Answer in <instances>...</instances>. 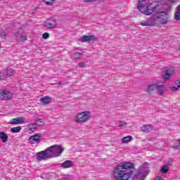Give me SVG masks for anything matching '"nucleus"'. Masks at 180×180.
Masks as SVG:
<instances>
[{
    "label": "nucleus",
    "instance_id": "4be33fe9",
    "mask_svg": "<svg viewBox=\"0 0 180 180\" xmlns=\"http://www.w3.org/2000/svg\"><path fill=\"white\" fill-rule=\"evenodd\" d=\"M131 140H133V137L131 136H127L124 137L122 139V143H130V141H131Z\"/></svg>",
    "mask_w": 180,
    "mask_h": 180
},
{
    "label": "nucleus",
    "instance_id": "5701e85b",
    "mask_svg": "<svg viewBox=\"0 0 180 180\" xmlns=\"http://www.w3.org/2000/svg\"><path fill=\"white\" fill-rule=\"evenodd\" d=\"M155 89H157V85L152 84L148 86L147 92H153V91H155Z\"/></svg>",
    "mask_w": 180,
    "mask_h": 180
},
{
    "label": "nucleus",
    "instance_id": "e433bc0d",
    "mask_svg": "<svg viewBox=\"0 0 180 180\" xmlns=\"http://www.w3.org/2000/svg\"><path fill=\"white\" fill-rule=\"evenodd\" d=\"M50 37V34L48 32H46V39H49Z\"/></svg>",
    "mask_w": 180,
    "mask_h": 180
},
{
    "label": "nucleus",
    "instance_id": "79ce46f5",
    "mask_svg": "<svg viewBox=\"0 0 180 180\" xmlns=\"http://www.w3.org/2000/svg\"><path fill=\"white\" fill-rule=\"evenodd\" d=\"M99 1V2H103V1H105V0H98Z\"/></svg>",
    "mask_w": 180,
    "mask_h": 180
},
{
    "label": "nucleus",
    "instance_id": "2eb2a0df",
    "mask_svg": "<svg viewBox=\"0 0 180 180\" xmlns=\"http://www.w3.org/2000/svg\"><path fill=\"white\" fill-rule=\"evenodd\" d=\"M59 165L61 168L64 169L72 168V167H73L72 160H66L63 163L59 164Z\"/></svg>",
    "mask_w": 180,
    "mask_h": 180
},
{
    "label": "nucleus",
    "instance_id": "f704fd0d",
    "mask_svg": "<svg viewBox=\"0 0 180 180\" xmlns=\"http://www.w3.org/2000/svg\"><path fill=\"white\" fill-rule=\"evenodd\" d=\"M95 1L96 0H84V2H86V4H88L89 2H95Z\"/></svg>",
    "mask_w": 180,
    "mask_h": 180
},
{
    "label": "nucleus",
    "instance_id": "412c9836",
    "mask_svg": "<svg viewBox=\"0 0 180 180\" xmlns=\"http://www.w3.org/2000/svg\"><path fill=\"white\" fill-rule=\"evenodd\" d=\"M179 88H180V82H179V80H176L174 82V86H173L172 88V91L175 92L176 91H178V89H179Z\"/></svg>",
    "mask_w": 180,
    "mask_h": 180
},
{
    "label": "nucleus",
    "instance_id": "2f4dec72",
    "mask_svg": "<svg viewBox=\"0 0 180 180\" xmlns=\"http://www.w3.org/2000/svg\"><path fill=\"white\" fill-rule=\"evenodd\" d=\"M172 148H174V150H179L180 149V145H176V146H173Z\"/></svg>",
    "mask_w": 180,
    "mask_h": 180
},
{
    "label": "nucleus",
    "instance_id": "c85d7f7f",
    "mask_svg": "<svg viewBox=\"0 0 180 180\" xmlns=\"http://www.w3.org/2000/svg\"><path fill=\"white\" fill-rule=\"evenodd\" d=\"M56 2V0H46V5H48L49 6H51Z\"/></svg>",
    "mask_w": 180,
    "mask_h": 180
},
{
    "label": "nucleus",
    "instance_id": "58836bf2",
    "mask_svg": "<svg viewBox=\"0 0 180 180\" xmlns=\"http://www.w3.org/2000/svg\"><path fill=\"white\" fill-rule=\"evenodd\" d=\"M156 180H162V177H158Z\"/></svg>",
    "mask_w": 180,
    "mask_h": 180
},
{
    "label": "nucleus",
    "instance_id": "a211bd4d",
    "mask_svg": "<svg viewBox=\"0 0 180 180\" xmlns=\"http://www.w3.org/2000/svg\"><path fill=\"white\" fill-rule=\"evenodd\" d=\"M6 74L7 77H12L16 74V70L11 68H7L6 69Z\"/></svg>",
    "mask_w": 180,
    "mask_h": 180
},
{
    "label": "nucleus",
    "instance_id": "9b49d317",
    "mask_svg": "<svg viewBox=\"0 0 180 180\" xmlns=\"http://www.w3.org/2000/svg\"><path fill=\"white\" fill-rule=\"evenodd\" d=\"M156 85V89L158 90V94L159 95H163L164 92H165V89H167V86H165V84L164 83H157Z\"/></svg>",
    "mask_w": 180,
    "mask_h": 180
},
{
    "label": "nucleus",
    "instance_id": "f257e3e1",
    "mask_svg": "<svg viewBox=\"0 0 180 180\" xmlns=\"http://www.w3.org/2000/svg\"><path fill=\"white\" fill-rule=\"evenodd\" d=\"M136 167L134 163L124 162L120 163L114 170V178L116 180H129L134 174Z\"/></svg>",
    "mask_w": 180,
    "mask_h": 180
},
{
    "label": "nucleus",
    "instance_id": "b1692460",
    "mask_svg": "<svg viewBox=\"0 0 180 180\" xmlns=\"http://www.w3.org/2000/svg\"><path fill=\"white\" fill-rule=\"evenodd\" d=\"M73 58L75 60H81V58H82V53L79 52H75L73 54Z\"/></svg>",
    "mask_w": 180,
    "mask_h": 180
},
{
    "label": "nucleus",
    "instance_id": "9d476101",
    "mask_svg": "<svg viewBox=\"0 0 180 180\" xmlns=\"http://www.w3.org/2000/svg\"><path fill=\"white\" fill-rule=\"evenodd\" d=\"M25 120L26 119L23 117H18L17 118H13L10 122H8V124H22L25 123Z\"/></svg>",
    "mask_w": 180,
    "mask_h": 180
},
{
    "label": "nucleus",
    "instance_id": "f03ea898",
    "mask_svg": "<svg viewBox=\"0 0 180 180\" xmlns=\"http://www.w3.org/2000/svg\"><path fill=\"white\" fill-rule=\"evenodd\" d=\"M163 6L160 5L159 1L150 2L149 0H139L138 1V9L146 15V16H150L153 15L157 9L159 11L162 8Z\"/></svg>",
    "mask_w": 180,
    "mask_h": 180
},
{
    "label": "nucleus",
    "instance_id": "a19ab883",
    "mask_svg": "<svg viewBox=\"0 0 180 180\" xmlns=\"http://www.w3.org/2000/svg\"><path fill=\"white\" fill-rule=\"evenodd\" d=\"M169 161L170 162H172V158L169 159Z\"/></svg>",
    "mask_w": 180,
    "mask_h": 180
},
{
    "label": "nucleus",
    "instance_id": "20e7f679",
    "mask_svg": "<svg viewBox=\"0 0 180 180\" xmlns=\"http://www.w3.org/2000/svg\"><path fill=\"white\" fill-rule=\"evenodd\" d=\"M159 15L155 16V25H167L168 23V17H167V9L164 8V6L158 11Z\"/></svg>",
    "mask_w": 180,
    "mask_h": 180
},
{
    "label": "nucleus",
    "instance_id": "6ab92c4d",
    "mask_svg": "<svg viewBox=\"0 0 180 180\" xmlns=\"http://www.w3.org/2000/svg\"><path fill=\"white\" fill-rule=\"evenodd\" d=\"M0 139L2 140L4 143H6V141H8V135L4 131L0 132Z\"/></svg>",
    "mask_w": 180,
    "mask_h": 180
},
{
    "label": "nucleus",
    "instance_id": "7ed1b4c3",
    "mask_svg": "<svg viewBox=\"0 0 180 180\" xmlns=\"http://www.w3.org/2000/svg\"><path fill=\"white\" fill-rule=\"evenodd\" d=\"M64 152V147L62 145H53L46 150V158H56L61 157V154Z\"/></svg>",
    "mask_w": 180,
    "mask_h": 180
},
{
    "label": "nucleus",
    "instance_id": "72a5a7b5",
    "mask_svg": "<svg viewBox=\"0 0 180 180\" xmlns=\"http://www.w3.org/2000/svg\"><path fill=\"white\" fill-rule=\"evenodd\" d=\"M79 68H84V67H85V63H79Z\"/></svg>",
    "mask_w": 180,
    "mask_h": 180
},
{
    "label": "nucleus",
    "instance_id": "7c9ffc66",
    "mask_svg": "<svg viewBox=\"0 0 180 180\" xmlns=\"http://www.w3.org/2000/svg\"><path fill=\"white\" fill-rule=\"evenodd\" d=\"M122 129V127H126L127 126V122H124L123 121L120 122V125H119Z\"/></svg>",
    "mask_w": 180,
    "mask_h": 180
},
{
    "label": "nucleus",
    "instance_id": "ea45409f",
    "mask_svg": "<svg viewBox=\"0 0 180 180\" xmlns=\"http://www.w3.org/2000/svg\"><path fill=\"white\" fill-rule=\"evenodd\" d=\"M58 85H63V83H62L61 82H59L58 83Z\"/></svg>",
    "mask_w": 180,
    "mask_h": 180
},
{
    "label": "nucleus",
    "instance_id": "39448f33",
    "mask_svg": "<svg viewBox=\"0 0 180 180\" xmlns=\"http://www.w3.org/2000/svg\"><path fill=\"white\" fill-rule=\"evenodd\" d=\"M91 112L89 111H83L80 113H78L75 119V122L76 123H85V122H88L89 119H91Z\"/></svg>",
    "mask_w": 180,
    "mask_h": 180
},
{
    "label": "nucleus",
    "instance_id": "0eeeda50",
    "mask_svg": "<svg viewBox=\"0 0 180 180\" xmlns=\"http://www.w3.org/2000/svg\"><path fill=\"white\" fill-rule=\"evenodd\" d=\"M155 17H150L146 20H143L141 21L139 25L141 26H148V27H151V26H155Z\"/></svg>",
    "mask_w": 180,
    "mask_h": 180
},
{
    "label": "nucleus",
    "instance_id": "c756f323",
    "mask_svg": "<svg viewBox=\"0 0 180 180\" xmlns=\"http://www.w3.org/2000/svg\"><path fill=\"white\" fill-rule=\"evenodd\" d=\"M6 32L4 30H1L0 32V37L2 39H6Z\"/></svg>",
    "mask_w": 180,
    "mask_h": 180
},
{
    "label": "nucleus",
    "instance_id": "4c0bfd02",
    "mask_svg": "<svg viewBox=\"0 0 180 180\" xmlns=\"http://www.w3.org/2000/svg\"><path fill=\"white\" fill-rule=\"evenodd\" d=\"M42 38L44 39H46V33H44V34H42Z\"/></svg>",
    "mask_w": 180,
    "mask_h": 180
},
{
    "label": "nucleus",
    "instance_id": "37998d69",
    "mask_svg": "<svg viewBox=\"0 0 180 180\" xmlns=\"http://www.w3.org/2000/svg\"><path fill=\"white\" fill-rule=\"evenodd\" d=\"M179 145H180V139L179 140Z\"/></svg>",
    "mask_w": 180,
    "mask_h": 180
},
{
    "label": "nucleus",
    "instance_id": "f3484780",
    "mask_svg": "<svg viewBox=\"0 0 180 180\" xmlns=\"http://www.w3.org/2000/svg\"><path fill=\"white\" fill-rule=\"evenodd\" d=\"M141 131L144 133H149V131H153V125L145 124L141 127Z\"/></svg>",
    "mask_w": 180,
    "mask_h": 180
},
{
    "label": "nucleus",
    "instance_id": "a878e982",
    "mask_svg": "<svg viewBox=\"0 0 180 180\" xmlns=\"http://www.w3.org/2000/svg\"><path fill=\"white\" fill-rule=\"evenodd\" d=\"M169 169V167H168V166H167V165H165V166L162 167L160 171H161L162 174H167V172H168Z\"/></svg>",
    "mask_w": 180,
    "mask_h": 180
},
{
    "label": "nucleus",
    "instance_id": "6e6552de",
    "mask_svg": "<svg viewBox=\"0 0 180 180\" xmlns=\"http://www.w3.org/2000/svg\"><path fill=\"white\" fill-rule=\"evenodd\" d=\"M175 74V68L174 67L169 68L166 71L164 72L163 78L165 81H168V79L171 77L172 75Z\"/></svg>",
    "mask_w": 180,
    "mask_h": 180
},
{
    "label": "nucleus",
    "instance_id": "4468645a",
    "mask_svg": "<svg viewBox=\"0 0 180 180\" xmlns=\"http://www.w3.org/2000/svg\"><path fill=\"white\" fill-rule=\"evenodd\" d=\"M91 40H96V37H95V35H86L82 37L80 39V41H82V43H85V41H91Z\"/></svg>",
    "mask_w": 180,
    "mask_h": 180
},
{
    "label": "nucleus",
    "instance_id": "1a4fd4ad",
    "mask_svg": "<svg viewBox=\"0 0 180 180\" xmlns=\"http://www.w3.org/2000/svg\"><path fill=\"white\" fill-rule=\"evenodd\" d=\"M57 27V21L56 19L51 18L46 20V27L47 29H55Z\"/></svg>",
    "mask_w": 180,
    "mask_h": 180
},
{
    "label": "nucleus",
    "instance_id": "c9c22d12",
    "mask_svg": "<svg viewBox=\"0 0 180 180\" xmlns=\"http://www.w3.org/2000/svg\"><path fill=\"white\" fill-rule=\"evenodd\" d=\"M23 37V35H21L20 36V40H22V41H23V40H26V37H25V35H24V37Z\"/></svg>",
    "mask_w": 180,
    "mask_h": 180
},
{
    "label": "nucleus",
    "instance_id": "aec40b11",
    "mask_svg": "<svg viewBox=\"0 0 180 180\" xmlns=\"http://www.w3.org/2000/svg\"><path fill=\"white\" fill-rule=\"evenodd\" d=\"M174 19L180 22V5L177 6V11L174 14Z\"/></svg>",
    "mask_w": 180,
    "mask_h": 180
},
{
    "label": "nucleus",
    "instance_id": "423d86ee",
    "mask_svg": "<svg viewBox=\"0 0 180 180\" xmlns=\"http://www.w3.org/2000/svg\"><path fill=\"white\" fill-rule=\"evenodd\" d=\"M13 95L6 90H0V99L3 101H11Z\"/></svg>",
    "mask_w": 180,
    "mask_h": 180
},
{
    "label": "nucleus",
    "instance_id": "dca6fc26",
    "mask_svg": "<svg viewBox=\"0 0 180 180\" xmlns=\"http://www.w3.org/2000/svg\"><path fill=\"white\" fill-rule=\"evenodd\" d=\"M37 160L38 161H41L46 159V150H42L41 152L37 153L36 154Z\"/></svg>",
    "mask_w": 180,
    "mask_h": 180
},
{
    "label": "nucleus",
    "instance_id": "473e14b6",
    "mask_svg": "<svg viewBox=\"0 0 180 180\" xmlns=\"http://www.w3.org/2000/svg\"><path fill=\"white\" fill-rule=\"evenodd\" d=\"M39 101H41L44 105H46V97L40 98Z\"/></svg>",
    "mask_w": 180,
    "mask_h": 180
},
{
    "label": "nucleus",
    "instance_id": "ddd939ff",
    "mask_svg": "<svg viewBox=\"0 0 180 180\" xmlns=\"http://www.w3.org/2000/svg\"><path fill=\"white\" fill-rule=\"evenodd\" d=\"M29 141L31 144H36V143H40V136H39V134L31 136L29 138Z\"/></svg>",
    "mask_w": 180,
    "mask_h": 180
},
{
    "label": "nucleus",
    "instance_id": "cd10ccee",
    "mask_svg": "<svg viewBox=\"0 0 180 180\" xmlns=\"http://www.w3.org/2000/svg\"><path fill=\"white\" fill-rule=\"evenodd\" d=\"M53 102V98L50 96H46V105H49V103H51Z\"/></svg>",
    "mask_w": 180,
    "mask_h": 180
},
{
    "label": "nucleus",
    "instance_id": "393cba45",
    "mask_svg": "<svg viewBox=\"0 0 180 180\" xmlns=\"http://www.w3.org/2000/svg\"><path fill=\"white\" fill-rule=\"evenodd\" d=\"M22 130V127H15L11 129V133H19Z\"/></svg>",
    "mask_w": 180,
    "mask_h": 180
},
{
    "label": "nucleus",
    "instance_id": "c03bdc74",
    "mask_svg": "<svg viewBox=\"0 0 180 180\" xmlns=\"http://www.w3.org/2000/svg\"><path fill=\"white\" fill-rule=\"evenodd\" d=\"M42 1H43V2H45V1H44L45 0H42Z\"/></svg>",
    "mask_w": 180,
    "mask_h": 180
},
{
    "label": "nucleus",
    "instance_id": "bb28decb",
    "mask_svg": "<svg viewBox=\"0 0 180 180\" xmlns=\"http://www.w3.org/2000/svg\"><path fill=\"white\" fill-rule=\"evenodd\" d=\"M7 77L8 76L6 74H5V72H0V81H5Z\"/></svg>",
    "mask_w": 180,
    "mask_h": 180
},
{
    "label": "nucleus",
    "instance_id": "f8f14e48",
    "mask_svg": "<svg viewBox=\"0 0 180 180\" xmlns=\"http://www.w3.org/2000/svg\"><path fill=\"white\" fill-rule=\"evenodd\" d=\"M38 124L39 126H41L43 124V122H41V120H37L36 121V123H31L27 125V127L29 129L30 131H36V125Z\"/></svg>",
    "mask_w": 180,
    "mask_h": 180
}]
</instances>
